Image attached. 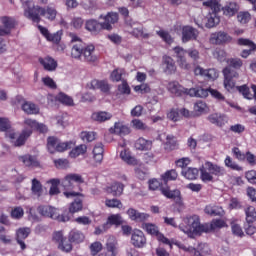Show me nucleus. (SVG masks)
<instances>
[{
  "label": "nucleus",
  "mask_w": 256,
  "mask_h": 256,
  "mask_svg": "<svg viewBox=\"0 0 256 256\" xmlns=\"http://www.w3.org/2000/svg\"><path fill=\"white\" fill-rule=\"evenodd\" d=\"M226 63L230 69H233V71H235V69H241L243 67V60H241L240 58H229L226 60Z\"/></svg>",
  "instance_id": "8fccbe9b"
},
{
  "label": "nucleus",
  "mask_w": 256,
  "mask_h": 256,
  "mask_svg": "<svg viewBox=\"0 0 256 256\" xmlns=\"http://www.w3.org/2000/svg\"><path fill=\"white\" fill-rule=\"evenodd\" d=\"M37 120L26 118L23 122L24 129H27V131H31V135H33V131L37 128Z\"/></svg>",
  "instance_id": "bf43d9fd"
},
{
  "label": "nucleus",
  "mask_w": 256,
  "mask_h": 256,
  "mask_svg": "<svg viewBox=\"0 0 256 256\" xmlns=\"http://www.w3.org/2000/svg\"><path fill=\"white\" fill-rule=\"evenodd\" d=\"M24 215H25V210H23V207H21V206H16V207L12 208L10 211L11 219H15L16 221L23 219Z\"/></svg>",
  "instance_id": "de8ad7c7"
},
{
  "label": "nucleus",
  "mask_w": 256,
  "mask_h": 256,
  "mask_svg": "<svg viewBox=\"0 0 256 256\" xmlns=\"http://www.w3.org/2000/svg\"><path fill=\"white\" fill-rule=\"evenodd\" d=\"M177 147V141H175L174 136H167L166 137V143H165V149L167 151H173Z\"/></svg>",
  "instance_id": "0e129e2a"
},
{
  "label": "nucleus",
  "mask_w": 256,
  "mask_h": 256,
  "mask_svg": "<svg viewBox=\"0 0 256 256\" xmlns=\"http://www.w3.org/2000/svg\"><path fill=\"white\" fill-rule=\"evenodd\" d=\"M54 165L57 169H69V160L59 158L54 160Z\"/></svg>",
  "instance_id": "69168bd1"
},
{
  "label": "nucleus",
  "mask_w": 256,
  "mask_h": 256,
  "mask_svg": "<svg viewBox=\"0 0 256 256\" xmlns=\"http://www.w3.org/2000/svg\"><path fill=\"white\" fill-rule=\"evenodd\" d=\"M223 227H227V223L222 219H214L211 223H205V233H211V231H215V229H223Z\"/></svg>",
  "instance_id": "c756f323"
},
{
  "label": "nucleus",
  "mask_w": 256,
  "mask_h": 256,
  "mask_svg": "<svg viewBox=\"0 0 256 256\" xmlns=\"http://www.w3.org/2000/svg\"><path fill=\"white\" fill-rule=\"evenodd\" d=\"M3 26H0V37H5V35H10L11 30L15 29V19L9 16H3L0 18Z\"/></svg>",
  "instance_id": "dca6fc26"
},
{
  "label": "nucleus",
  "mask_w": 256,
  "mask_h": 256,
  "mask_svg": "<svg viewBox=\"0 0 256 256\" xmlns=\"http://www.w3.org/2000/svg\"><path fill=\"white\" fill-rule=\"evenodd\" d=\"M100 19H103V22H101L102 29L104 31H112L113 25L119 21V14L117 12H108L105 16L101 15Z\"/></svg>",
  "instance_id": "4468645a"
},
{
  "label": "nucleus",
  "mask_w": 256,
  "mask_h": 256,
  "mask_svg": "<svg viewBox=\"0 0 256 256\" xmlns=\"http://www.w3.org/2000/svg\"><path fill=\"white\" fill-rule=\"evenodd\" d=\"M58 249L64 253H71L73 251V242L64 238L63 241L58 245Z\"/></svg>",
  "instance_id": "864d4df0"
},
{
  "label": "nucleus",
  "mask_w": 256,
  "mask_h": 256,
  "mask_svg": "<svg viewBox=\"0 0 256 256\" xmlns=\"http://www.w3.org/2000/svg\"><path fill=\"white\" fill-rule=\"evenodd\" d=\"M125 189V185L120 182H114L110 187L107 188L108 193H111L114 197H121L123 195V191Z\"/></svg>",
  "instance_id": "f704fd0d"
},
{
  "label": "nucleus",
  "mask_w": 256,
  "mask_h": 256,
  "mask_svg": "<svg viewBox=\"0 0 256 256\" xmlns=\"http://www.w3.org/2000/svg\"><path fill=\"white\" fill-rule=\"evenodd\" d=\"M7 135L14 147H23L27 143V139L31 137V130L23 129L18 137L15 132H10Z\"/></svg>",
  "instance_id": "9b49d317"
},
{
  "label": "nucleus",
  "mask_w": 256,
  "mask_h": 256,
  "mask_svg": "<svg viewBox=\"0 0 256 256\" xmlns=\"http://www.w3.org/2000/svg\"><path fill=\"white\" fill-rule=\"evenodd\" d=\"M225 167H228V169H231L232 171H243V167H241L237 162L233 161V158L231 156H226L224 160Z\"/></svg>",
  "instance_id": "49530a36"
},
{
  "label": "nucleus",
  "mask_w": 256,
  "mask_h": 256,
  "mask_svg": "<svg viewBox=\"0 0 256 256\" xmlns=\"http://www.w3.org/2000/svg\"><path fill=\"white\" fill-rule=\"evenodd\" d=\"M210 92H211V88H203L201 86L188 89V95L190 97H199L201 99H205L209 97Z\"/></svg>",
  "instance_id": "a878e982"
},
{
  "label": "nucleus",
  "mask_w": 256,
  "mask_h": 256,
  "mask_svg": "<svg viewBox=\"0 0 256 256\" xmlns=\"http://www.w3.org/2000/svg\"><path fill=\"white\" fill-rule=\"evenodd\" d=\"M143 229L148 233V235H154L155 237H158L161 232H159V227L155 224L151 223H145L142 226Z\"/></svg>",
  "instance_id": "3c124183"
},
{
  "label": "nucleus",
  "mask_w": 256,
  "mask_h": 256,
  "mask_svg": "<svg viewBox=\"0 0 256 256\" xmlns=\"http://www.w3.org/2000/svg\"><path fill=\"white\" fill-rule=\"evenodd\" d=\"M106 249L108 253H111L110 256H117V253H119V243L115 238H110L106 243Z\"/></svg>",
  "instance_id": "58836bf2"
},
{
  "label": "nucleus",
  "mask_w": 256,
  "mask_h": 256,
  "mask_svg": "<svg viewBox=\"0 0 256 256\" xmlns=\"http://www.w3.org/2000/svg\"><path fill=\"white\" fill-rule=\"evenodd\" d=\"M131 245L136 249H143L145 245H147V237H145V233L139 229H134L132 232Z\"/></svg>",
  "instance_id": "ddd939ff"
},
{
  "label": "nucleus",
  "mask_w": 256,
  "mask_h": 256,
  "mask_svg": "<svg viewBox=\"0 0 256 256\" xmlns=\"http://www.w3.org/2000/svg\"><path fill=\"white\" fill-rule=\"evenodd\" d=\"M56 101L62 105H65L66 107H73L75 105L73 98L63 92L57 94Z\"/></svg>",
  "instance_id": "4c0bfd02"
},
{
  "label": "nucleus",
  "mask_w": 256,
  "mask_h": 256,
  "mask_svg": "<svg viewBox=\"0 0 256 256\" xmlns=\"http://www.w3.org/2000/svg\"><path fill=\"white\" fill-rule=\"evenodd\" d=\"M237 19L239 23L246 25V23H249V21H251V14L249 12H239L237 15Z\"/></svg>",
  "instance_id": "338daca9"
},
{
  "label": "nucleus",
  "mask_w": 256,
  "mask_h": 256,
  "mask_svg": "<svg viewBox=\"0 0 256 256\" xmlns=\"http://www.w3.org/2000/svg\"><path fill=\"white\" fill-rule=\"evenodd\" d=\"M237 91L243 95L245 99H253V94H251V90L247 87V85H242V86H237L236 87Z\"/></svg>",
  "instance_id": "e2e57ef3"
},
{
  "label": "nucleus",
  "mask_w": 256,
  "mask_h": 256,
  "mask_svg": "<svg viewBox=\"0 0 256 256\" xmlns=\"http://www.w3.org/2000/svg\"><path fill=\"white\" fill-rule=\"evenodd\" d=\"M167 89L169 93L175 95V97H183V95H189V89L183 87L177 81H171L168 83Z\"/></svg>",
  "instance_id": "412c9836"
},
{
  "label": "nucleus",
  "mask_w": 256,
  "mask_h": 256,
  "mask_svg": "<svg viewBox=\"0 0 256 256\" xmlns=\"http://www.w3.org/2000/svg\"><path fill=\"white\" fill-rule=\"evenodd\" d=\"M81 211H83V199L75 198L74 201L70 203L68 212L65 211L64 213H68L71 218V215H75V213H79Z\"/></svg>",
  "instance_id": "cd10ccee"
},
{
  "label": "nucleus",
  "mask_w": 256,
  "mask_h": 256,
  "mask_svg": "<svg viewBox=\"0 0 256 256\" xmlns=\"http://www.w3.org/2000/svg\"><path fill=\"white\" fill-rule=\"evenodd\" d=\"M105 205L110 209H123V202L117 198L106 199Z\"/></svg>",
  "instance_id": "5fc2aeb1"
},
{
  "label": "nucleus",
  "mask_w": 256,
  "mask_h": 256,
  "mask_svg": "<svg viewBox=\"0 0 256 256\" xmlns=\"http://www.w3.org/2000/svg\"><path fill=\"white\" fill-rule=\"evenodd\" d=\"M75 147V141L61 142V140L55 136H49L47 138V149L49 153H65L68 149Z\"/></svg>",
  "instance_id": "6e6552de"
},
{
  "label": "nucleus",
  "mask_w": 256,
  "mask_h": 256,
  "mask_svg": "<svg viewBox=\"0 0 256 256\" xmlns=\"http://www.w3.org/2000/svg\"><path fill=\"white\" fill-rule=\"evenodd\" d=\"M68 239L73 245H81L85 241V234L78 229H72L68 234Z\"/></svg>",
  "instance_id": "b1692460"
},
{
  "label": "nucleus",
  "mask_w": 256,
  "mask_h": 256,
  "mask_svg": "<svg viewBox=\"0 0 256 256\" xmlns=\"http://www.w3.org/2000/svg\"><path fill=\"white\" fill-rule=\"evenodd\" d=\"M134 147L138 151H151L153 149V141L140 137L136 140Z\"/></svg>",
  "instance_id": "c85d7f7f"
},
{
  "label": "nucleus",
  "mask_w": 256,
  "mask_h": 256,
  "mask_svg": "<svg viewBox=\"0 0 256 256\" xmlns=\"http://www.w3.org/2000/svg\"><path fill=\"white\" fill-rule=\"evenodd\" d=\"M85 153H87V145L80 144L69 152V157H71V159H77V157L85 155Z\"/></svg>",
  "instance_id": "ea45409f"
},
{
  "label": "nucleus",
  "mask_w": 256,
  "mask_h": 256,
  "mask_svg": "<svg viewBox=\"0 0 256 256\" xmlns=\"http://www.w3.org/2000/svg\"><path fill=\"white\" fill-rule=\"evenodd\" d=\"M25 15L33 23H41V17H46L48 21H55L57 17V10L51 6H47L46 8L34 6L28 7V9L25 10Z\"/></svg>",
  "instance_id": "20e7f679"
},
{
  "label": "nucleus",
  "mask_w": 256,
  "mask_h": 256,
  "mask_svg": "<svg viewBox=\"0 0 256 256\" xmlns=\"http://www.w3.org/2000/svg\"><path fill=\"white\" fill-rule=\"evenodd\" d=\"M37 211L41 217H46L47 219H53L58 221V223H67L69 221V213L63 212L61 215L57 208L49 205H40L37 208Z\"/></svg>",
  "instance_id": "0eeeda50"
},
{
  "label": "nucleus",
  "mask_w": 256,
  "mask_h": 256,
  "mask_svg": "<svg viewBox=\"0 0 256 256\" xmlns=\"http://www.w3.org/2000/svg\"><path fill=\"white\" fill-rule=\"evenodd\" d=\"M113 114L105 111L93 112L91 115L92 121H96L97 123H105V121L111 120Z\"/></svg>",
  "instance_id": "2f4dec72"
},
{
  "label": "nucleus",
  "mask_w": 256,
  "mask_h": 256,
  "mask_svg": "<svg viewBox=\"0 0 256 256\" xmlns=\"http://www.w3.org/2000/svg\"><path fill=\"white\" fill-rule=\"evenodd\" d=\"M110 133H114L120 137H125V135H129V133H131V128L124 125L123 122H115L114 127L110 128Z\"/></svg>",
  "instance_id": "393cba45"
},
{
  "label": "nucleus",
  "mask_w": 256,
  "mask_h": 256,
  "mask_svg": "<svg viewBox=\"0 0 256 256\" xmlns=\"http://www.w3.org/2000/svg\"><path fill=\"white\" fill-rule=\"evenodd\" d=\"M182 175L185 177V179H189L190 181H193L199 177V169L197 168H188L182 170Z\"/></svg>",
  "instance_id": "c03bdc74"
},
{
  "label": "nucleus",
  "mask_w": 256,
  "mask_h": 256,
  "mask_svg": "<svg viewBox=\"0 0 256 256\" xmlns=\"http://www.w3.org/2000/svg\"><path fill=\"white\" fill-rule=\"evenodd\" d=\"M70 55L72 59L77 61H85L86 63H95L97 61L95 46L93 44L86 45L85 42L72 44Z\"/></svg>",
  "instance_id": "f257e3e1"
},
{
  "label": "nucleus",
  "mask_w": 256,
  "mask_h": 256,
  "mask_svg": "<svg viewBox=\"0 0 256 256\" xmlns=\"http://www.w3.org/2000/svg\"><path fill=\"white\" fill-rule=\"evenodd\" d=\"M22 111L27 115H39V106L35 103L25 101L22 104Z\"/></svg>",
  "instance_id": "e433bc0d"
},
{
  "label": "nucleus",
  "mask_w": 256,
  "mask_h": 256,
  "mask_svg": "<svg viewBox=\"0 0 256 256\" xmlns=\"http://www.w3.org/2000/svg\"><path fill=\"white\" fill-rule=\"evenodd\" d=\"M109 225H115L116 227L123 225V217H121V214H112L108 216L106 223L103 224V228L107 229Z\"/></svg>",
  "instance_id": "72a5a7b5"
},
{
  "label": "nucleus",
  "mask_w": 256,
  "mask_h": 256,
  "mask_svg": "<svg viewBox=\"0 0 256 256\" xmlns=\"http://www.w3.org/2000/svg\"><path fill=\"white\" fill-rule=\"evenodd\" d=\"M38 63H40L44 71H47L48 73H53V71H57V67L59 65L57 63V60H55L51 56L39 57Z\"/></svg>",
  "instance_id": "a211bd4d"
},
{
  "label": "nucleus",
  "mask_w": 256,
  "mask_h": 256,
  "mask_svg": "<svg viewBox=\"0 0 256 256\" xmlns=\"http://www.w3.org/2000/svg\"><path fill=\"white\" fill-rule=\"evenodd\" d=\"M194 111L197 117L203 115V113L207 112V103L203 101H198L194 104Z\"/></svg>",
  "instance_id": "6e6d98bb"
},
{
  "label": "nucleus",
  "mask_w": 256,
  "mask_h": 256,
  "mask_svg": "<svg viewBox=\"0 0 256 256\" xmlns=\"http://www.w3.org/2000/svg\"><path fill=\"white\" fill-rule=\"evenodd\" d=\"M179 229L188 235V237H193V235H201V233H205V224H201L199 215H192L187 216L184 219V223L179 225Z\"/></svg>",
  "instance_id": "39448f33"
},
{
  "label": "nucleus",
  "mask_w": 256,
  "mask_h": 256,
  "mask_svg": "<svg viewBox=\"0 0 256 256\" xmlns=\"http://www.w3.org/2000/svg\"><path fill=\"white\" fill-rule=\"evenodd\" d=\"M222 11L226 17H233L239 13V5L235 2H230L222 8Z\"/></svg>",
  "instance_id": "c9c22d12"
},
{
  "label": "nucleus",
  "mask_w": 256,
  "mask_h": 256,
  "mask_svg": "<svg viewBox=\"0 0 256 256\" xmlns=\"http://www.w3.org/2000/svg\"><path fill=\"white\" fill-rule=\"evenodd\" d=\"M161 69L165 75H175L177 73V64L171 56L162 57Z\"/></svg>",
  "instance_id": "f8f14e48"
},
{
  "label": "nucleus",
  "mask_w": 256,
  "mask_h": 256,
  "mask_svg": "<svg viewBox=\"0 0 256 256\" xmlns=\"http://www.w3.org/2000/svg\"><path fill=\"white\" fill-rule=\"evenodd\" d=\"M231 41H233V37L223 31L215 32L210 37V42L214 45H225V43H231Z\"/></svg>",
  "instance_id": "aec40b11"
},
{
  "label": "nucleus",
  "mask_w": 256,
  "mask_h": 256,
  "mask_svg": "<svg viewBox=\"0 0 256 256\" xmlns=\"http://www.w3.org/2000/svg\"><path fill=\"white\" fill-rule=\"evenodd\" d=\"M177 177H179V174H177V170L175 169L168 170L161 175V179L165 184H167L168 181H175Z\"/></svg>",
  "instance_id": "09e8293b"
},
{
  "label": "nucleus",
  "mask_w": 256,
  "mask_h": 256,
  "mask_svg": "<svg viewBox=\"0 0 256 256\" xmlns=\"http://www.w3.org/2000/svg\"><path fill=\"white\" fill-rule=\"evenodd\" d=\"M207 120L216 127H223L227 123V116L221 113H212L207 117Z\"/></svg>",
  "instance_id": "5701e85b"
},
{
  "label": "nucleus",
  "mask_w": 256,
  "mask_h": 256,
  "mask_svg": "<svg viewBox=\"0 0 256 256\" xmlns=\"http://www.w3.org/2000/svg\"><path fill=\"white\" fill-rule=\"evenodd\" d=\"M19 161H22L25 167H29V169H35L37 167H41V163L37 156H33L31 154H25L23 156H19Z\"/></svg>",
  "instance_id": "4be33fe9"
},
{
  "label": "nucleus",
  "mask_w": 256,
  "mask_h": 256,
  "mask_svg": "<svg viewBox=\"0 0 256 256\" xmlns=\"http://www.w3.org/2000/svg\"><path fill=\"white\" fill-rule=\"evenodd\" d=\"M51 184L49 195H59L61 191L59 190V185L61 184V180L59 179H51L48 181Z\"/></svg>",
  "instance_id": "603ef678"
},
{
  "label": "nucleus",
  "mask_w": 256,
  "mask_h": 256,
  "mask_svg": "<svg viewBox=\"0 0 256 256\" xmlns=\"http://www.w3.org/2000/svg\"><path fill=\"white\" fill-rule=\"evenodd\" d=\"M213 175H215V177H223V175H225V168L213 164V162H205L204 166L200 168V179L204 183H208L213 181Z\"/></svg>",
  "instance_id": "423d86ee"
},
{
  "label": "nucleus",
  "mask_w": 256,
  "mask_h": 256,
  "mask_svg": "<svg viewBox=\"0 0 256 256\" xmlns=\"http://www.w3.org/2000/svg\"><path fill=\"white\" fill-rule=\"evenodd\" d=\"M82 141H87V143H91L95 141V132L83 131L80 134Z\"/></svg>",
  "instance_id": "774afa93"
},
{
  "label": "nucleus",
  "mask_w": 256,
  "mask_h": 256,
  "mask_svg": "<svg viewBox=\"0 0 256 256\" xmlns=\"http://www.w3.org/2000/svg\"><path fill=\"white\" fill-rule=\"evenodd\" d=\"M130 33L133 35V37H136V39H139V37H142L143 39H149V34L143 32V26L133 28Z\"/></svg>",
  "instance_id": "680f3d73"
},
{
  "label": "nucleus",
  "mask_w": 256,
  "mask_h": 256,
  "mask_svg": "<svg viewBox=\"0 0 256 256\" xmlns=\"http://www.w3.org/2000/svg\"><path fill=\"white\" fill-rule=\"evenodd\" d=\"M83 183H85V179H83L81 174L70 173L66 175L62 181V185L70 192H64L65 197H67V199L70 197H85V195L81 193V191H83V189H81Z\"/></svg>",
  "instance_id": "f03ea898"
},
{
  "label": "nucleus",
  "mask_w": 256,
  "mask_h": 256,
  "mask_svg": "<svg viewBox=\"0 0 256 256\" xmlns=\"http://www.w3.org/2000/svg\"><path fill=\"white\" fill-rule=\"evenodd\" d=\"M91 89H100L102 93H109L111 91V86L109 85V82L107 80H92L91 83Z\"/></svg>",
  "instance_id": "7c9ffc66"
},
{
  "label": "nucleus",
  "mask_w": 256,
  "mask_h": 256,
  "mask_svg": "<svg viewBox=\"0 0 256 256\" xmlns=\"http://www.w3.org/2000/svg\"><path fill=\"white\" fill-rule=\"evenodd\" d=\"M230 227L234 237H245V232H243V228L241 227V224L237 223V220H232L230 222Z\"/></svg>",
  "instance_id": "a19ab883"
},
{
  "label": "nucleus",
  "mask_w": 256,
  "mask_h": 256,
  "mask_svg": "<svg viewBox=\"0 0 256 256\" xmlns=\"http://www.w3.org/2000/svg\"><path fill=\"white\" fill-rule=\"evenodd\" d=\"M237 44L242 46V47H249V49H244L242 50L240 56L243 58V59H247V57H249V55H251V53L253 51H256V44L255 42H253L252 40L250 39H247V38H239L237 40Z\"/></svg>",
  "instance_id": "6ab92c4d"
},
{
  "label": "nucleus",
  "mask_w": 256,
  "mask_h": 256,
  "mask_svg": "<svg viewBox=\"0 0 256 256\" xmlns=\"http://www.w3.org/2000/svg\"><path fill=\"white\" fill-rule=\"evenodd\" d=\"M182 43H189V41H197L199 37V30L190 25L182 26Z\"/></svg>",
  "instance_id": "2eb2a0df"
},
{
  "label": "nucleus",
  "mask_w": 256,
  "mask_h": 256,
  "mask_svg": "<svg viewBox=\"0 0 256 256\" xmlns=\"http://www.w3.org/2000/svg\"><path fill=\"white\" fill-rule=\"evenodd\" d=\"M194 74L204 77L206 81H215V79L219 77V72H217V69L215 68L203 69L201 68V66H197L194 69Z\"/></svg>",
  "instance_id": "f3484780"
},
{
  "label": "nucleus",
  "mask_w": 256,
  "mask_h": 256,
  "mask_svg": "<svg viewBox=\"0 0 256 256\" xmlns=\"http://www.w3.org/2000/svg\"><path fill=\"white\" fill-rule=\"evenodd\" d=\"M224 75V87L228 91H233L235 89V80L239 77V73L236 70L225 67L222 70Z\"/></svg>",
  "instance_id": "9d476101"
},
{
  "label": "nucleus",
  "mask_w": 256,
  "mask_h": 256,
  "mask_svg": "<svg viewBox=\"0 0 256 256\" xmlns=\"http://www.w3.org/2000/svg\"><path fill=\"white\" fill-rule=\"evenodd\" d=\"M120 157H121L122 161H124L128 165H137V159H135V157L131 156V152H129L128 150L121 151Z\"/></svg>",
  "instance_id": "a18cd8bd"
},
{
  "label": "nucleus",
  "mask_w": 256,
  "mask_h": 256,
  "mask_svg": "<svg viewBox=\"0 0 256 256\" xmlns=\"http://www.w3.org/2000/svg\"><path fill=\"white\" fill-rule=\"evenodd\" d=\"M31 235V229L30 228H19L16 231V240H25L27 237Z\"/></svg>",
  "instance_id": "052dcab7"
},
{
  "label": "nucleus",
  "mask_w": 256,
  "mask_h": 256,
  "mask_svg": "<svg viewBox=\"0 0 256 256\" xmlns=\"http://www.w3.org/2000/svg\"><path fill=\"white\" fill-rule=\"evenodd\" d=\"M156 35H159L160 38L162 39V41H164V43H166L167 45H172L173 43V37L171 36V34L168 31L165 30H159L156 32Z\"/></svg>",
  "instance_id": "4d7b16f0"
},
{
  "label": "nucleus",
  "mask_w": 256,
  "mask_h": 256,
  "mask_svg": "<svg viewBox=\"0 0 256 256\" xmlns=\"http://www.w3.org/2000/svg\"><path fill=\"white\" fill-rule=\"evenodd\" d=\"M85 30L89 31L90 33H100V31H104L102 22H99L95 19L86 21Z\"/></svg>",
  "instance_id": "bb28decb"
},
{
  "label": "nucleus",
  "mask_w": 256,
  "mask_h": 256,
  "mask_svg": "<svg viewBox=\"0 0 256 256\" xmlns=\"http://www.w3.org/2000/svg\"><path fill=\"white\" fill-rule=\"evenodd\" d=\"M244 213L246 215V223H255L256 221V209L254 206L248 205L244 208Z\"/></svg>",
  "instance_id": "79ce46f5"
},
{
  "label": "nucleus",
  "mask_w": 256,
  "mask_h": 256,
  "mask_svg": "<svg viewBox=\"0 0 256 256\" xmlns=\"http://www.w3.org/2000/svg\"><path fill=\"white\" fill-rule=\"evenodd\" d=\"M31 191L35 197H41L43 195V185L37 178L32 179Z\"/></svg>",
  "instance_id": "37998d69"
},
{
  "label": "nucleus",
  "mask_w": 256,
  "mask_h": 256,
  "mask_svg": "<svg viewBox=\"0 0 256 256\" xmlns=\"http://www.w3.org/2000/svg\"><path fill=\"white\" fill-rule=\"evenodd\" d=\"M127 215L129 216V218L132 221H147V219L149 218V215L145 214V213H140L139 211H137L134 208H129L127 210Z\"/></svg>",
  "instance_id": "473e14b6"
},
{
  "label": "nucleus",
  "mask_w": 256,
  "mask_h": 256,
  "mask_svg": "<svg viewBox=\"0 0 256 256\" xmlns=\"http://www.w3.org/2000/svg\"><path fill=\"white\" fill-rule=\"evenodd\" d=\"M148 185L151 191H157V189H160L162 195L166 197V199H172L176 207H185V203L183 202V196L181 195V190H171L169 186L163 187L161 186V182H159L157 178L150 179L148 181Z\"/></svg>",
  "instance_id": "7ed1b4c3"
},
{
  "label": "nucleus",
  "mask_w": 256,
  "mask_h": 256,
  "mask_svg": "<svg viewBox=\"0 0 256 256\" xmlns=\"http://www.w3.org/2000/svg\"><path fill=\"white\" fill-rule=\"evenodd\" d=\"M214 59H217L220 63L227 62V52L225 50L216 48L213 52Z\"/></svg>",
  "instance_id": "13d9d810"
},
{
  "label": "nucleus",
  "mask_w": 256,
  "mask_h": 256,
  "mask_svg": "<svg viewBox=\"0 0 256 256\" xmlns=\"http://www.w3.org/2000/svg\"><path fill=\"white\" fill-rule=\"evenodd\" d=\"M179 249L185 251L186 253H190L191 256H207L211 255V248H209V244L207 243H199L197 247L186 246L185 244H179Z\"/></svg>",
  "instance_id": "1a4fd4ad"
}]
</instances>
